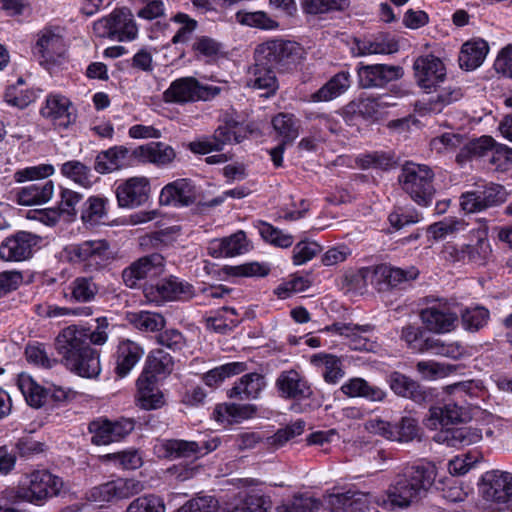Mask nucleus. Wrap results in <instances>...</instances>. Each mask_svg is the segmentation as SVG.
Masks as SVG:
<instances>
[{
  "label": "nucleus",
  "instance_id": "obj_1",
  "mask_svg": "<svg viewBox=\"0 0 512 512\" xmlns=\"http://www.w3.org/2000/svg\"><path fill=\"white\" fill-rule=\"evenodd\" d=\"M432 465L407 467L398 474L387 490V500L392 507L407 508L419 502L435 481Z\"/></svg>",
  "mask_w": 512,
  "mask_h": 512
},
{
  "label": "nucleus",
  "instance_id": "obj_2",
  "mask_svg": "<svg viewBox=\"0 0 512 512\" xmlns=\"http://www.w3.org/2000/svg\"><path fill=\"white\" fill-rule=\"evenodd\" d=\"M171 355L162 349H155L147 357L146 365L137 380L138 401L141 408L156 409L163 404V397L156 386L157 376H166L173 370Z\"/></svg>",
  "mask_w": 512,
  "mask_h": 512
},
{
  "label": "nucleus",
  "instance_id": "obj_3",
  "mask_svg": "<svg viewBox=\"0 0 512 512\" xmlns=\"http://www.w3.org/2000/svg\"><path fill=\"white\" fill-rule=\"evenodd\" d=\"M97 328L91 331L89 328L70 325L64 328L55 339V349L61 356V361L65 365L70 359L80 352H84L86 348H90L91 344L103 345L108 339L105 329L108 327L106 318L97 319Z\"/></svg>",
  "mask_w": 512,
  "mask_h": 512
},
{
  "label": "nucleus",
  "instance_id": "obj_4",
  "mask_svg": "<svg viewBox=\"0 0 512 512\" xmlns=\"http://www.w3.org/2000/svg\"><path fill=\"white\" fill-rule=\"evenodd\" d=\"M54 168L49 164L28 167L14 174L17 182L32 181L17 192V201L23 206L41 205L49 201L54 193V184L44 178L52 175Z\"/></svg>",
  "mask_w": 512,
  "mask_h": 512
},
{
  "label": "nucleus",
  "instance_id": "obj_5",
  "mask_svg": "<svg viewBox=\"0 0 512 512\" xmlns=\"http://www.w3.org/2000/svg\"><path fill=\"white\" fill-rule=\"evenodd\" d=\"M63 481L48 470H34L25 476L17 490L7 493V499L42 505L48 498L59 495Z\"/></svg>",
  "mask_w": 512,
  "mask_h": 512
},
{
  "label": "nucleus",
  "instance_id": "obj_6",
  "mask_svg": "<svg viewBox=\"0 0 512 512\" xmlns=\"http://www.w3.org/2000/svg\"><path fill=\"white\" fill-rule=\"evenodd\" d=\"M434 173L427 165L407 163L398 177L402 190L419 206L428 207L434 200L436 189Z\"/></svg>",
  "mask_w": 512,
  "mask_h": 512
},
{
  "label": "nucleus",
  "instance_id": "obj_7",
  "mask_svg": "<svg viewBox=\"0 0 512 512\" xmlns=\"http://www.w3.org/2000/svg\"><path fill=\"white\" fill-rule=\"evenodd\" d=\"M221 88L202 85L194 77H182L174 80L163 93L166 103L185 104L197 101H209L219 95Z\"/></svg>",
  "mask_w": 512,
  "mask_h": 512
},
{
  "label": "nucleus",
  "instance_id": "obj_8",
  "mask_svg": "<svg viewBox=\"0 0 512 512\" xmlns=\"http://www.w3.org/2000/svg\"><path fill=\"white\" fill-rule=\"evenodd\" d=\"M145 298L152 303L189 301L195 296L192 284L174 275L159 280L144 288Z\"/></svg>",
  "mask_w": 512,
  "mask_h": 512
},
{
  "label": "nucleus",
  "instance_id": "obj_9",
  "mask_svg": "<svg viewBox=\"0 0 512 512\" xmlns=\"http://www.w3.org/2000/svg\"><path fill=\"white\" fill-rule=\"evenodd\" d=\"M94 33L101 38L117 41L132 40L137 35V26L127 9H116L109 16L96 21Z\"/></svg>",
  "mask_w": 512,
  "mask_h": 512
},
{
  "label": "nucleus",
  "instance_id": "obj_10",
  "mask_svg": "<svg viewBox=\"0 0 512 512\" xmlns=\"http://www.w3.org/2000/svg\"><path fill=\"white\" fill-rule=\"evenodd\" d=\"M420 311V319L426 329L436 334L451 332L458 323L457 307L444 300H433Z\"/></svg>",
  "mask_w": 512,
  "mask_h": 512
},
{
  "label": "nucleus",
  "instance_id": "obj_11",
  "mask_svg": "<svg viewBox=\"0 0 512 512\" xmlns=\"http://www.w3.org/2000/svg\"><path fill=\"white\" fill-rule=\"evenodd\" d=\"M144 490V485L136 479L118 478L90 489L88 499L96 503L116 502L128 499Z\"/></svg>",
  "mask_w": 512,
  "mask_h": 512
},
{
  "label": "nucleus",
  "instance_id": "obj_12",
  "mask_svg": "<svg viewBox=\"0 0 512 512\" xmlns=\"http://www.w3.org/2000/svg\"><path fill=\"white\" fill-rule=\"evenodd\" d=\"M219 446V440L186 441L180 439H165L156 445L158 455L163 458H190L205 455Z\"/></svg>",
  "mask_w": 512,
  "mask_h": 512
},
{
  "label": "nucleus",
  "instance_id": "obj_13",
  "mask_svg": "<svg viewBox=\"0 0 512 512\" xmlns=\"http://www.w3.org/2000/svg\"><path fill=\"white\" fill-rule=\"evenodd\" d=\"M301 47L293 41L271 40L257 46L255 57L277 69L285 67L300 57Z\"/></svg>",
  "mask_w": 512,
  "mask_h": 512
},
{
  "label": "nucleus",
  "instance_id": "obj_14",
  "mask_svg": "<svg viewBox=\"0 0 512 512\" xmlns=\"http://www.w3.org/2000/svg\"><path fill=\"white\" fill-rule=\"evenodd\" d=\"M165 271V259L159 253L142 256L122 271V280L126 287L136 288L142 280L159 277Z\"/></svg>",
  "mask_w": 512,
  "mask_h": 512
},
{
  "label": "nucleus",
  "instance_id": "obj_15",
  "mask_svg": "<svg viewBox=\"0 0 512 512\" xmlns=\"http://www.w3.org/2000/svg\"><path fill=\"white\" fill-rule=\"evenodd\" d=\"M504 200V188L501 185L489 183L462 194L460 205L465 212L475 213L502 203Z\"/></svg>",
  "mask_w": 512,
  "mask_h": 512
},
{
  "label": "nucleus",
  "instance_id": "obj_16",
  "mask_svg": "<svg viewBox=\"0 0 512 512\" xmlns=\"http://www.w3.org/2000/svg\"><path fill=\"white\" fill-rule=\"evenodd\" d=\"M134 429V421L131 419H121L110 421L106 418H99L92 421L88 430L92 434L91 441L95 445H107L117 442L131 433Z\"/></svg>",
  "mask_w": 512,
  "mask_h": 512
},
{
  "label": "nucleus",
  "instance_id": "obj_17",
  "mask_svg": "<svg viewBox=\"0 0 512 512\" xmlns=\"http://www.w3.org/2000/svg\"><path fill=\"white\" fill-rule=\"evenodd\" d=\"M413 70L417 84L425 90H431L445 82V66L434 55L418 57L413 63Z\"/></svg>",
  "mask_w": 512,
  "mask_h": 512
},
{
  "label": "nucleus",
  "instance_id": "obj_18",
  "mask_svg": "<svg viewBox=\"0 0 512 512\" xmlns=\"http://www.w3.org/2000/svg\"><path fill=\"white\" fill-rule=\"evenodd\" d=\"M359 84L362 88H380L403 77L404 70L399 65L373 64L361 65L358 70Z\"/></svg>",
  "mask_w": 512,
  "mask_h": 512
},
{
  "label": "nucleus",
  "instance_id": "obj_19",
  "mask_svg": "<svg viewBox=\"0 0 512 512\" xmlns=\"http://www.w3.org/2000/svg\"><path fill=\"white\" fill-rule=\"evenodd\" d=\"M470 419V414L466 407L460 406L454 402H448L443 405L431 406L424 419V424L429 429H437L438 426L447 427L466 422Z\"/></svg>",
  "mask_w": 512,
  "mask_h": 512
},
{
  "label": "nucleus",
  "instance_id": "obj_20",
  "mask_svg": "<svg viewBox=\"0 0 512 512\" xmlns=\"http://www.w3.org/2000/svg\"><path fill=\"white\" fill-rule=\"evenodd\" d=\"M255 63L247 71L246 86L259 91L260 96H273L279 88L275 68L255 57Z\"/></svg>",
  "mask_w": 512,
  "mask_h": 512
},
{
  "label": "nucleus",
  "instance_id": "obj_21",
  "mask_svg": "<svg viewBox=\"0 0 512 512\" xmlns=\"http://www.w3.org/2000/svg\"><path fill=\"white\" fill-rule=\"evenodd\" d=\"M325 330L333 331L346 337L353 350L372 351L375 348V342L372 339L374 327L370 324L335 323L327 326Z\"/></svg>",
  "mask_w": 512,
  "mask_h": 512
},
{
  "label": "nucleus",
  "instance_id": "obj_22",
  "mask_svg": "<svg viewBox=\"0 0 512 512\" xmlns=\"http://www.w3.org/2000/svg\"><path fill=\"white\" fill-rule=\"evenodd\" d=\"M38 237L25 231L6 238L0 245V257L6 261H23L32 254Z\"/></svg>",
  "mask_w": 512,
  "mask_h": 512
},
{
  "label": "nucleus",
  "instance_id": "obj_23",
  "mask_svg": "<svg viewBox=\"0 0 512 512\" xmlns=\"http://www.w3.org/2000/svg\"><path fill=\"white\" fill-rule=\"evenodd\" d=\"M149 181L145 177H132L116 189L118 205L132 208L145 203L149 197Z\"/></svg>",
  "mask_w": 512,
  "mask_h": 512
},
{
  "label": "nucleus",
  "instance_id": "obj_24",
  "mask_svg": "<svg viewBox=\"0 0 512 512\" xmlns=\"http://www.w3.org/2000/svg\"><path fill=\"white\" fill-rule=\"evenodd\" d=\"M484 498L487 501L506 504L512 500V473L504 471H492L486 474Z\"/></svg>",
  "mask_w": 512,
  "mask_h": 512
},
{
  "label": "nucleus",
  "instance_id": "obj_25",
  "mask_svg": "<svg viewBox=\"0 0 512 512\" xmlns=\"http://www.w3.org/2000/svg\"><path fill=\"white\" fill-rule=\"evenodd\" d=\"M198 191L189 179H177L162 189L159 201L162 205L189 206L197 201Z\"/></svg>",
  "mask_w": 512,
  "mask_h": 512
},
{
  "label": "nucleus",
  "instance_id": "obj_26",
  "mask_svg": "<svg viewBox=\"0 0 512 512\" xmlns=\"http://www.w3.org/2000/svg\"><path fill=\"white\" fill-rule=\"evenodd\" d=\"M418 273V270L414 267L403 270L381 264L373 269L371 283L375 285L379 291H385L397 287L403 282L416 279Z\"/></svg>",
  "mask_w": 512,
  "mask_h": 512
},
{
  "label": "nucleus",
  "instance_id": "obj_27",
  "mask_svg": "<svg viewBox=\"0 0 512 512\" xmlns=\"http://www.w3.org/2000/svg\"><path fill=\"white\" fill-rule=\"evenodd\" d=\"M276 387L281 397L285 399L303 400L312 395L308 382L293 369L280 373L276 380Z\"/></svg>",
  "mask_w": 512,
  "mask_h": 512
},
{
  "label": "nucleus",
  "instance_id": "obj_28",
  "mask_svg": "<svg viewBox=\"0 0 512 512\" xmlns=\"http://www.w3.org/2000/svg\"><path fill=\"white\" fill-rule=\"evenodd\" d=\"M109 245L105 240H89L71 247L70 253L87 266L99 267L108 260Z\"/></svg>",
  "mask_w": 512,
  "mask_h": 512
},
{
  "label": "nucleus",
  "instance_id": "obj_29",
  "mask_svg": "<svg viewBox=\"0 0 512 512\" xmlns=\"http://www.w3.org/2000/svg\"><path fill=\"white\" fill-rule=\"evenodd\" d=\"M387 381L391 390L400 397L411 399L416 403H423L428 397L427 391L418 381L400 372H392Z\"/></svg>",
  "mask_w": 512,
  "mask_h": 512
},
{
  "label": "nucleus",
  "instance_id": "obj_30",
  "mask_svg": "<svg viewBox=\"0 0 512 512\" xmlns=\"http://www.w3.org/2000/svg\"><path fill=\"white\" fill-rule=\"evenodd\" d=\"M433 439L448 447L463 448L479 442L482 434L478 429L471 427L445 428L437 432Z\"/></svg>",
  "mask_w": 512,
  "mask_h": 512
},
{
  "label": "nucleus",
  "instance_id": "obj_31",
  "mask_svg": "<svg viewBox=\"0 0 512 512\" xmlns=\"http://www.w3.org/2000/svg\"><path fill=\"white\" fill-rule=\"evenodd\" d=\"M369 495L362 492L347 491L326 497L327 512H357L368 507Z\"/></svg>",
  "mask_w": 512,
  "mask_h": 512
},
{
  "label": "nucleus",
  "instance_id": "obj_32",
  "mask_svg": "<svg viewBox=\"0 0 512 512\" xmlns=\"http://www.w3.org/2000/svg\"><path fill=\"white\" fill-rule=\"evenodd\" d=\"M132 155L143 163H152L157 166L168 165L176 157L174 149L163 142L141 145L132 151Z\"/></svg>",
  "mask_w": 512,
  "mask_h": 512
},
{
  "label": "nucleus",
  "instance_id": "obj_33",
  "mask_svg": "<svg viewBox=\"0 0 512 512\" xmlns=\"http://www.w3.org/2000/svg\"><path fill=\"white\" fill-rule=\"evenodd\" d=\"M65 366L81 377L94 378L101 371L99 352L92 347L86 348L84 352H80L70 359Z\"/></svg>",
  "mask_w": 512,
  "mask_h": 512
},
{
  "label": "nucleus",
  "instance_id": "obj_34",
  "mask_svg": "<svg viewBox=\"0 0 512 512\" xmlns=\"http://www.w3.org/2000/svg\"><path fill=\"white\" fill-rule=\"evenodd\" d=\"M143 355L144 350L138 343L129 339L121 341L117 348L116 374L121 378L128 375Z\"/></svg>",
  "mask_w": 512,
  "mask_h": 512
},
{
  "label": "nucleus",
  "instance_id": "obj_35",
  "mask_svg": "<svg viewBox=\"0 0 512 512\" xmlns=\"http://www.w3.org/2000/svg\"><path fill=\"white\" fill-rule=\"evenodd\" d=\"M445 252L454 257L455 260H468L483 265L491 254V248L487 239L480 238L475 244L464 245L461 249L448 245L445 247Z\"/></svg>",
  "mask_w": 512,
  "mask_h": 512
},
{
  "label": "nucleus",
  "instance_id": "obj_36",
  "mask_svg": "<svg viewBox=\"0 0 512 512\" xmlns=\"http://www.w3.org/2000/svg\"><path fill=\"white\" fill-rule=\"evenodd\" d=\"M266 386L263 375L253 372L243 375L228 391L230 398L240 400L256 399Z\"/></svg>",
  "mask_w": 512,
  "mask_h": 512
},
{
  "label": "nucleus",
  "instance_id": "obj_37",
  "mask_svg": "<svg viewBox=\"0 0 512 512\" xmlns=\"http://www.w3.org/2000/svg\"><path fill=\"white\" fill-rule=\"evenodd\" d=\"M433 89L436 95L431 96L425 103V110L430 113L439 114L463 97L461 88L453 83H439V86Z\"/></svg>",
  "mask_w": 512,
  "mask_h": 512
},
{
  "label": "nucleus",
  "instance_id": "obj_38",
  "mask_svg": "<svg viewBox=\"0 0 512 512\" xmlns=\"http://www.w3.org/2000/svg\"><path fill=\"white\" fill-rule=\"evenodd\" d=\"M350 74L341 71L331 77L321 88L310 95L312 102H328L344 94L350 87Z\"/></svg>",
  "mask_w": 512,
  "mask_h": 512
},
{
  "label": "nucleus",
  "instance_id": "obj_39",
  "mask_svg": "<svg viewBox=\"0 0 512 512\" xmlns=\"http://www.w3.org/2000/svg\"><path fill=\"white\" fill-rule=\"evenodd\" d=\"M341 390L348 397H361L371 402H382L387 395L382 388L359 377L348 380L342 385Z\"/></svg>",
  "mask_w": 512,
  "mask_h": 512
},
{
  "label": "nucleus",
  "instance_id": "obj_40",
  "mask_svg": "<svg viewBox=\"0 0 512 512\" xmlns=\"http://www.w3.org/2000/svg\"><path fill=\"white\" fill-rule=\"evenodd\" d=\"M71 102L62 95H50L45 105L41 108V115L51 121L58 122L59 126L67 127L71 121L69 108Z\"/></svg>",
  "mask_w": 512,
  "mask_h": 512
},
{
  "label": "nucleus",
  "instance_id": "obj_41",
  "mask_svg": "<svg viewBox=\"0 0 512 512\" xmlns=\"http://www.w3.org/2000/svg\"><path fill=\"white\" fill-rule=\"evenodd\" d=\"M488 51V43L483 39L464 43L459 54L460 67L467 71L476 69L482 64Z\"/></svg>",
  "mask_w": 512,
  "mask_h": 512
},
{
  "label": "nucleus",
  "instance_id": "obj_42",
  "mask_svg": "<svg viewBox=\"0 0 512 512\" xmlns=\"http://www.w3.org/2000/svg\"><path fill=\"white\" fill-rule=\"evenodd\" d=\"M64 52L63 39L51 30H43L38 34L34 53L44 61H55Z\"/></svg>",
  "mask_w": 512,
  "mask_h": 512
},
{
  "label": "nucleus",
  "instance_id": "obj_43",
  "mask_svg": "<svg viewBox=\"0 0 512 512\" xmlns=\"http://www.w3.org/2000/svg\"><path fill=\"white\" fill-rule=\"evenodd\" d=\"M129 150L124 146H115L100 152L95 159L94 169L100 174L118 170L125 165Z\"/></svg>",
  "mask_w": 512,
  "mask_h": 512
},
{
  "label": "nucleus",
  "instance_id": "obj_44",
  "mask_svg": "<svg viewBox=\"0 0 512 512\" xmlns=\"http://www.w3.org/2000/svg\"><path fill=\"white\" fill-rule=\"evenodd\" d=\"M222 49L221 42L207 35L196 36L191 44L195 59L205 63L215 62L220 57Z\"/></svg>",
  "mask_w": 512,
  "mask_h": 512
},
{
  "label": "nucleus",
  "instance_id": "obj_45",
  "mask_svg": "<svg viewBox=\"0 0 512 512\" xmlns=\"http://www.w3.org/2000/svg\"><path fill=\"white\" fill-rule=\"evenodd\" d=\"M358 54H392L399 50L397 40L389 34H379L372 40L357 41Z\"/></svg>",
  "mask_w": 512,
  "mask_h": 512
},
{
  "label": "nucleus",
  "instance_id": "obj_46",
  "mask_svg": "<svg viewBox=\"0 0 512 512\" xmlns=\"http://www.w3.org/2000/svg\"><path fill=\"white\" fill-rule=\"evenodd\" d=\"M272 126L284 144L293 143L299 136V123L293 114H277L272 119Z\"/></svg>",
  "mask_w": 512,
  "mask_h": 512
},
{
  "label": "nucleus",
  "instance_id": "obj_47",
  "mask_svg": "<svg viewBox=\"0 0 512 512\" xmlns=\"http://www.w3.org/2000/svg\"><path fill=\"white\" fill-rule=\"evenodd\" d=\"M71 298L76 302L87 303L95 299L100 285L92 276L75 278L70 284Z\"/></svg>",
  "mask_w": 512,
  "mask_h": 512
},
{
  "label": "nucleus",
  "instance_id": "obj_48",
  "mask_svg": "<svg viewBox=\"0 0 512 512\" xmlns=\"http://www.w3.org/2000/svg\"><path fill=\"white\" fill-rule=\"evenodd\" d=\"M213 249L219 251L221 256L232 257L248 251V242L246 234L238 231L229 237H225L212 242Z\"/></svg>",
  "mask_w": 512,
  "mask_h": 512
},
{
  "label": "nucleus",
  "instance_id": "obj_49",
  "mask_svg": "<svg viewBox=\"0 0 512 512\" xmlns=\"http://www.w3.org/2000/svg\"><path fill=\"white\" fill-rule=\"evenodd\" d=\"M423 353L429 352L435 356H442L451 359L460 358L464 349L458 342L446 343L439 338L427 337L423 342Z\"/></svg>",
  "mask_w": 512,
  "mask_h": 512
},
{
  "label": "nucleus",
  "instance_id": "obj_50",
  "mask_svg": "<svg viewBox=\"0 0 512 512\" xmlns=\"http://www.w3.org/2000/svg\"><path fill=\"white\" fill-rule=\"evenodd\" d=\"M17 385L30 406L39 408L44 404L46 391L31 376L24 373L20 374Z\"/></svg>",
  "mask_w": 512,
  "mask_h": 512
},
{
  "label": "nucleus",
  "instance_id": "obj_51",
  "mask_svg": "<svg viewBox=\"0 0 512 512\" xmlns=\"http://www.w3.org/2000/svg\"><path fill=\"white\" fill-rule=\"evenodd\" d=\"M305 424L304 420L298 419L285 428L278 429L274 435L264 439L266 447L272 450L281 448L289 440L301 435L304 432Z\"/></svg>",
  "mask_w": 512,
  "mask_h": 512
},
{
  "label": "nucleus",
  "instance_id": "obj_52",
  "mask_svg": "<svg viewBox=\"0 0 512 512\" xmlns=\"http://www.w3.org/2000/svg\"><path fill=\"white\" fill-rule=\"evenodd\" d=\"M107 199L100 196H91L83 204L81 220L84 224L94 226L107 216Z\"/></svg>",
  "mask_w": 512,
  "mask_h": 512
},
{
  "label": "nucleus",
  "instance_id": "obj_53",
  "mask_svg": "<svg viewBox=\"0 0 512 512\" xmlns=\"http://www.w3.org/2000/svg\"><path fill=\"white\" fill-rule=\"evenodd\" d=\"M391 99L392 96L387 94L375 98L368 97L362 99L358 106L359 112L366 118L377 120L384 115L386 108L394 105L390 101Z\"/></svg>",
  "mask_w": 512,
  "mask_h": 512
},
{
  "label": "nucleus",
  "instance_id": "obj_54",
  "mask_svg": "<svg viewBox=\"0 0 512 512\" xmlns=\"http://www.w3.org/2000/svg\"><path fill=\"white\" fill-rule=\"evenodd\" d=\"M129 321L144 332L159 331L165 326V319L161 314L149 311L132 313L129 315Z\"/></svg>",
  "mask_w": 512,
  "mask_h": 512
},
{
  "label": "nucleus",
  "instance_id": "obj_55",
  "mask_svg": "<svg viewBox=\"0 0 512 512\" xmlns=\"http://www.w3.org/2000/svg\"><path fill=\"white\" fill-rule=\"evenodd\" d=\"M171 21L179 25L178 30L171 39V43L174 45L187 43L198 27V22L195 19L182 12L176 13L171 18Z\"/></svg>",
  "mask_w": 512,
  "mask_h": 512
},
{
  "label": "nucleus",
  "instance_id": "obj_56",
  "mask_svg": "<svg viewBox=\"0 0 512 512\" xmlns=\"http://www.w3.org/2000/svg\"><path fill=\"white\" fill-rule=\"evenodd\" d=\"M416 370L425 380H436L443 378L456 370V367L451 364L440 363L436 361H419L416 364Z\"/></svg>",
  "mask_w": 512,
  "mask_h": 512
},
{
  "label": "nucleus",
  "instance_id": "obj_57",
  "mask_svg": "<svg viewBox=\"0 0 512 512\" xmlns=\"http://www.w3.org/2000/svg\"><path fill=\"white\" fill-rule=\"evenodd\" d=\"M63 176L71 179L81 186H88L91 183V169L89 166L78 160L67 161L61 166Z\"/></svg>",
  "mask_w": 512,
  "mask_h": 512
},
{
  "label": "nucleus",
  "instance_id": "obj_58",
  "mask_svg": "<svg viewBox=\"0 0 512 512\" xmlns=\"http://www.w3.org/2000/svg\"><path fill=\"white\" fill-rule=\"evenodd\" d=\"M489 311L481 306L461 311L462 325L465 330L476 332L487 324Z\"/></svg>",
  "mask_w": 512,
  "mask_h": 512
},
{
  "label": "nucleus",
  "instance_id": "obj_59",
  "mask_svg": "<svg viewBox=\"0 0 512 512\" xmlns=\"http://www.w3.org/2000/svg\"><path fill=\"white\" fill-rule=\"evenodd\" d=\"M236 20L242 25H247L250 27L272 30L278 27V23L270 18L263 11L256 12H242L239 11L236 13Z\"/></svg>",
  "mask_w": 512,
  "mask_h": 512
},
{
  "label": "nucleus",
  "instance_id": "obj_60",
  "mask_svg": "<svg viewBox=\"0 0 512 512\" xmlns=\"http://www.w3.org/2000/svg\"><path fill=\"white\" fill-rule=\"evenodd\" d=\"M313 362H320L324 365L323 377L327 383H336L343 377L341 360L331 354L318 355L313 357Z\"/></svg>",
  "mask_w": 512,
  "mask_h": 512
},
{
  "label": "nucleus",
  "instance_id": "obj_61",
  "mask_svg": "<svg viewBox=\"0 0 512 512\" xmlns=\"http://www.w3.org/2000/svg\"><path fill=\"white\" fill-rule=\"evenodd\" d=\"M349 6V0H303V10L308 14H322L342 11Z\"/></svg>",
  "mask_w": 512,
  "mask_h": 512
},
{
  "label": "nucleus",
  "instance_id": "obj_62",
  "mask_svg": "<svg viewBox=\"0 0 512 512\" xmlns=\"http://www.w3.org/2000/svg\"><path fill=\"white\" fill-rule=\"evenodd\" d=\"M82 200V195L76 191L68 188H61L60 201L57 206V211H53L55 217L60 215H67L74 218L76 216V205Z\"/></svg>",
  "mask_w": 512,
  "mask_h": 512
},
{
  "label": "nucleus",
  "instance_id": "obj_63",
  "mask_svg": "<svg viewBox=\"0 0 512 512\" xmlns=\"http://www.w3.org/2000/svg\"><path fill=\"white\" fill-rule=\"evenodd\" d=\"M124 512H165L163 500L153 494L134 499Z\"/></svg>",
  "mask_w": 512,
  "mask_h": 512
},
{
  "label": "nucleus",
  "instance_id": "obj_64",
  "mask_svg": "<svg viewBox=\"0 0 512 512\" xmlns=\"http://www.w3.org/2000/svg\"><path fill=\"white\" fill-rule=\"evenodd\" d=\"M319 501L308 495H295L290 501L277 507V512H313Z\"/></svg>",
  "mask_w": 512,
  "mask_h": 512
}]
</instances>
